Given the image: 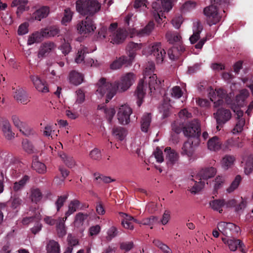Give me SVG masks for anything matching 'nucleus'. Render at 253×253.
I'll return each mask as SVG.
<instances>
[{"mask_svg": "<svg viewBox=\"0 0 253 253\" xmlns=\"http://www.w3.org/2000/svg\"><path fill=\"white\" fill-rule=\"evenodd\" d=\"M153 244L161 249L164 253H172L171 250L166 244L158 239H155Z\"/></svg>", "mask_w": 253, "mask_h": 253, "instance_id": "3c124183", "label": "nucleus"}, {"mask_svg": "<svg viewBox=\"0 0 253 253\" xmlns=\"http://www.w3.org/2000/svg\"><path fill=\"white\" fill-rule=\"evenodd\" d=\"M118 234L117 229L114 226L111 227L107 232V236L106 239L108 241H111L113 238Z\"/></svg>", "mask_w": 253, "mask_h": 253, "instance_id": "e2e57ef3", "label": "nucleus"}, {"mask_svg": "<svg viewBox=\"0 0 253 253\" xmlns=\"http://www.w3.org/2000/svg\"><path fill=\"white\" fill-rule=\"evenodd\" d=\"M166 38L167 41L170 43H174V42L181 43L180 42L181 37L176 32H167L166 34Z\"/></svg>", "mask_w": 253, "mask_h": 253, "instance_id": "58836bf2", "label": "nucleus"}, {"mask_svg": "<svg viewBox=\"0 0 253 253\" xmlns=\"http://www.w3.org/2000/svg\"><path fill=\"white\" fill-rule=\"evenodd\" d=\"M133 247L132 242H124L120 243V249L126 252L130 251Z\"/></svg>", "mask_w": 253, "mask_h": 253, "instance_id": "69168bd1", "label": "nucleus"}, {"mask_svg": "<svg viewBox=\"0 0 253 253\" xmlns=\"http://www.w3.org/2000/svg\"><path fill=\"white\" fill-rule=\"evenodd\" d=\"M11 119L14 126L19 129L25 124L21 121L19 117L17 115H13Z\"/></svg>", "mask_w": 253, "mask_h": 253, "instance_id": "338daca9", "label": "nucleus"}, {"mask_svg": "<svg viewBox=\"0 0 253 253\" xmlns=\"http://www.w3.org/2000/svg\"><path fill=\"white\" fill-rule=\"evenodd\" d=\"M55 47L53 42H45L43 43L40 48L38 53V57L42 58L47 55Z\"/></svg>", "mask_w": 253, "mask_h": 253, "instance_id": "412c9836", "label": "nucleus"}, {"mask_svg": "<svg viewBox=\"0 0 253 253\" xmlns=\"http://www.w3.org/2000/svg\"><path fill=\"white\" fill-rule=\"evenodd\" d=\"M60 157L68 167L72 168L75 166V161L72 156L63 153L60 155Z\"/></svg>", "mask_w": 253, "mask_h": 253, "instance_id": "09e8293b", "label": "nucleus"}, {"mask_svg": "<svg viewBox=\"0 0 253 253\" xmlns=\"http://www.w3.org/2000/svg\"><path fill=\"white\" fill-rule=\"evenodd\" d=\"M29 180V177L28 175H24L19 181L14 183L13 190L17 192L22 189Z\"/></svg>", "mask_w": 253, "mask_h": 253, "instance_id": "37998d69", "label": "nucleus"}, {"mask_svg": "<svg viewBox=\"0 0 253 253\" xmlns=\"http://www.w3.org/2000/svg\"><path fill=\"white\" fill-rule=\"evenodd\" d=\"M65 220L64 216L63 218H60L59 221L57 223V231L60 237L64 236L66 233L64 223V221Z\"/></svg>", "mask_w": 253, "mask_h": 253, "instance_id": "de8ad7c7", "label": "nucleus"}, {"mask_svg": "<svg viewBox=\"0 0 253 253\" xmlns=\"http://www.w3.org/2000/svg\"><path fill=\"white\" fill-rule=\"evenodd\" d=\"M210 205L214 211L222 213V207L225 206V200L224 199L214 200L210 202Z\"/></svg>", "mask_w": 253, "mask_h": 253, "instance_id": "c9c22d12", "label": "nucleus"}, {"mask_svg": "<svg viewBox=\"0 0 253 253\" xmlns=\"http://www.w3.org/2000/svg\"><path fill=\"white\" fill-rule=\"evenodd\" d=\"M2 130L5 137L7 139H11L14 137V133L12 131L11 125L7 120H4L2 122Z\"/></svg>", "mask_w": 253, "mask_h": 253, "instance_id": "c85d7f7f", "label": "nucleus"}, {"mask_svg": "<svg viewBox=\"0 0 253 253\" xmlns=\"http://www.w3.org/2000/svg\"><path fill=\"white\" fill-rule=\"evenodd\" d=\"M69 77L70 82L75 85L80 84L84 80L83 75L75 71H71L69 74Z\"/></svg>", "mask_w": 253, "mask_h": 253, "instance_id": "cd10ccee", "label": "nucleus"}, {"mask_svg": "<svg viewBox=\"0 0 253 253\" xmlns=\"http://www.w3.org/2000/svg\"><path fill=\"white\" fill-rule=\"evenodd\" d=\"M97 92L101 96L106 94V103H108L113 97L117 91L115 82L111 83L106 81L104 78H101L97 84Z\"/></svg>", "mask_w": 253, "mask_h": 253, "instance_id": "39448f33", "label": "nucleus"}, {"mask_svg": "<svg viewBox=\"0 0 253 253\" xmlns=\"http://www.w3.org/2000/svg\"><path fill=\"white\" fill-rule=\"evenodd\" d=\"M112 133L116 139L121 141L124 140L126 134V129L121 126H114Z\"/></svg>", "mask_w": 253, "mask_h": 253, "instance_id": "f704fd0d", "label": "nucleus"}, {"mask_svg": "<svg viewBox=\"0 0 253 253\" xmlns=\"http://www.w3.org/2000/svg\"><path fill=\"white\" fill-rule=\"evenodd\" d=\"M249 94V92L247 89L242 90L240 91V94L236 96V101L237 104H235V103H233V104H235L240 108L239 106H242L244 102L248 97Z\"/></svg>", "mask_w": 253, "mask_h": 253, "instance_id": "79ce46f5", "label": "nucleus"}, {"mask_svg": "<svg viewBox=\"0 0 253 253\" xmlns=\"http://www.w3.org/2000/svg\"><path fill=\"white\" fill-rule=\"evenodd\" d=\"M44 38L42 33V30H41L40 31H37L33 33L29 37L27 43L28 45H32L34 43L40 42L43 40Z\"/></svg>", "mask_w": 253, "mask_h": 253, "instance_id": "2f4dec72", "label": "nucleus"}, {"mask_svg": "<svg viewBox=\"0 0 253 253\" xmlns=\"http://www.w3.org/2000/svg\"><path fill=\"white\" fill-rule=\"evenodd\" d=\"M88 53V49L87 47L81 45L75 58V62L78 64L81 63L82 62H85L84 59L85 55Z\"/></svg>", "mask_w": 253, "mask_h": 253, "instance_id": "e433bc0d", "label": "nucleus"}, {"mask_svg": "<svg viewBox=\"0 0 253 253\" xmlns=\"http://www.w3.org/2000/svg\"><path fill=\"white\" fill-rule=\"evenodd\" d=\"M49 12L48 6H43L37 9L32 14V18L36 20L41 21L42 19L47 16Z\"/></svg>", "mask_w": 253, "mask_h": 253, "instance_id": "5701e85b", "label": "nucleus"}, {"mask_svg": "<svg viewBox=\"0 0 253 253\" xmlns=\"http://www.w3.org/2000/svg\"><path fill=\"white\" fill-rule=\"evenodd\" d=\"M117 23H113L109 28L103 26L98 31V36L101 39H106L113 44H120L124 42L127 32L122 28L117 29Z\"/></svg>", "mask_w": 253, "mask_h": 253, "instance_id": "f03ea898", "label": "nucleus"}, {"mask_svg": "<svg viewBox=\"0 0 253 253\" xmlns=\"http://www.w3.org/2000/svg\"><path fill=\"white\" fill-rule=\"evenodd\" d=\"M234 161L235 158L234 156L231 155H226L223 158L222 160V166L224 169H227L233 165Z\"/></svg>", "mask_w": 253, "mask_h": 253, "instance_id": "a18cd8bd", "label": "nucleus"}, {"mask_svg": "<svg viewBox=\"0 0 253 253\" xmlns=\"http://www.w3.org/2000/svg\"><path fill=\"white\" fill-rule=\"evenodd\" d=\"M89 156L94 160H100L101 158V152L98 148H94L90 151Z\"/></svg>", "mask_w": 253, "mask_h": 253, "instance_id": "680f3d73", "label": "nucleus"}, {"mask_svg": "<svg viewBox=\"0 0 253 253\" xmlns=\"http://www.w3.org/2000/svg\"><path fill=\"white\" fill-rule=\"evenodd\" d=\"M68 196L69 195L67 194L66 195L58 197V198L55 203L57 211H59L60 209L63 206L65 202L67 200Z\"/></svg>", "mask_w": 253, "mask_h": 253, "instance_id": "603ef678", "label": "nucleus"}, {"mask_svg": "<svg viewBox=\"0 0 253 253\" xmlns=\"http://www.w3.org/2000/svg\"><path fill=\"white\" fill-rule=\"evenodd\" d=\"M222 240L224 244L228 245L231 251H235L238 247H239L240 251L242 253H246V251L244 248L245 247L244 244L240 240L235 238L227 239L226 238H222Z\"/></svg>", "mask_w": 253, "mask_h": 253, "instance_id": "4468645a", "label": "nucleus"}, {"mask_svg": "<svg viewBox=\"0 0 253 253\" xmlns=\"http://www.w3.org/2000/svg\"><path fill=\"white\" fill-rule=\"evenodd\" d=\"M202 30V25L199 22H197L196 23V29H193V34L189 38V40L192 44L195 43L200 39V35Z\"/></svg>", "mask_w": 253, "mask_h": 253, "instance_id": "72a5a7b5", "label": "nucleus"}, {"mask_svg": "<svg viewBox=\"0 0 253 253\" xmlns=\"http://www.w3.org/2000/svg\"><path fill=\"white\" fill-rule=\"evenodd\" d=\"M185 50V47L182 43H176L168 51V54L170 59H177L180 55Z\"/></svg>", "mask_w": 253, "mask_h": 253, "instance_id": "dca6fc26", "label": "nucleus"}, {"mask_svg": "<svg viewBox=\"0 0 253 253\" xmlns=\"http://www.w3.org/2000/svg\"><path fill=\"white\" fill-rule=\"evenodd\" d=\"M54 132V130H53V128L52 126L50 125H46L44 127V130L43 131V134L44 136L47 137H49L52 139V134H53Z\"/></svg>", "mask_w": 253, "mask_h": 253, "instance_id": "774afa93", "label": "nucleus"}, {"mask_svg": "<svg viewBox=\"0 0 253 253\" xmlns=\"http://www.w3.org/2000/svg\"><path fill=\"white\" fill-rule=\"evenodd\" d=\"M77 30L81 34H89L96 29L92 17L87 16L85 19L80 22L77 26Z\"/></svg>", "mask_w": 253, "mask_h": 253, "instance_id": "9d476101", "label": "nucleus"}, {"mask_svg": "<svg viewBox=\"0 0 253 253\" xmlns=\"http://www.w3.org/2000/svg\"><path fill=\"white\" fill-rule=\"evenodd\" d=\"M22 147L25 152L28 154L34 153V147L32 144L27 139H24L22 141Z\"/></svg>", "mask_w": 253, "mask_h": 253, "instance_id": "4d7b16f0", "label": "nucleus"}, {"mask_svg": "<svg viewBox=\"0 0 253 253\" xmlns=\"http://www.w3.org/2000/svg\"><path fill=\"white\" fill-rule=\"evenodd\" d=\"M47 253H59L60 246L58 242L54 240H50L47 244Z\"/></svg>", "mask_w": 253, "mask_h": 253, "instance_id": "a19ab883", "label": "nucleus"}, {"mask_svg": "<svg viewBox=\"0 0 253 253\" xmlns=\"http://www.w3.org/2000/svg\"><path fill=\"white\" fill-rule=\"evenodd\" d=\"M135 79V75L133 73H126L122 77L120 81L115 82L117 90L120 92L126 90L133 84Z\"/></svg>", "mask_w": 253, "mask_h": 253, "instance_id": "1a4fd4ad", "label": "nucleus"}, {"mask_svg": "<svg viewBox=\"0 0 253 253\" xmlns=\"http://www.w3.org/2000/svg\"><path fill=\"white\" fill-rule=\"evenodd\" d=\"M94 176L95 177V180L98 184L103 182L105 183H109L112 181H114V180L111 179V178L109 176H103L102 174H100L99 173L95 172L93 174Z\"/></svg>", "mask_w": 253, "mask_h": 253, "instance_id": "49530a36", "label": "nucleus"}, {"mask_svg": "<svg viewBox=\"0 0 253 253\" xmlns=\"http://www.w3.org/2000/svg\"><path fill=\"white\" fill-rule=\"evenodd\" d=\"M72 16L73 12L71 11L70 9H65L64 10V16L62 20V23L65 24L66 23L70 22L72 19Z\"/></svg>", "mask_w": 253, "mask_h": 253, "instance_id": "052dcab7", "label": "nucleus"}, {"mask_svg": "<svg viewBox=\"0 0 253 253\" xmlns=\"http://www.w3.org/2000/svg\"><path fill=\"white\" fill-rule=\"evenodd\" d=\"M28 26L29 24L27 22L21 24L18 29V34L19 35H23L27 34L28 32Z\"/></svg>", "mask_w": 253, "mask_h": 253, "instance_id": "0e129e2a", "label": "nucleus"}, {"mask_svg": "<svg viewBox=\"0 0 253 253\" xmlns=\"http://www.w3.org/2000/svg\"><path fill=\"white\" fill-rule=\"evenodd\" d=\"M170 93L171 96L176 99L180 98L183 94L181 88L179 86L173 87L170 89Z\"/></svg>", "mask_w": 253, "mask_h": 253, "instance_id": "6e6d98bb", "label": "nucleus"}, {"mask_svg": "<svg viewBox=\"0 0 253 253\" xmlns=\"http://www.w3.org/2000/svg\"><path fill=\"white\" fill-rule=\"evenodd\" d=\"M243 146L242 143L239 142L238 139L231 138L221 143V149L225 152L230 151L234 147L240 148Z\"/></svg>", "mask_w": 253, "mask_h": 253, "instance_id": "6ab92c4d", "label": "nucleus"}, {"mask_svg": "<svg viewBox=\"0 0 253 253\" xmlns=\"http://www.w3.org/2000/svg\"><path fill=\"white\" fill-rule=\"evenodd\" d=\"M89 214L85 213L79 212L78 213L75 217L74 225L77 227H80L82 226L84 224V222L88 217Z\"/></svg>", "mask_w": 253, "mask_h": 253, "instance_id": "ea45409f", "label": "nucleus"}, {"mask_svg": "<svg viewBox=\"0 0 253 253\" xmlns=\"http://www.w3.org/2000/svg\"><path fill=\"white\" fill-rule=\"evenodd\" d=\"M159 221V218L157 216H151L149 217L143 219L141 221V224L143 225H153Z\"/></svg>", "mask_w": 253, "mask_h": 253, "instance_id": "13d9d810", "label": "nucleus"}, {"mask_svg": "<svg viewBox=\"0 0 253 253\" xmlns=\"http://www.w3.org/2000/svg\"><path fill=\"white\" fill-rule=\"evenodd\" d=\"M165 153L166 154L167 163L169 166H172L178 161L179 155L174 150L168 147L165 149Z\"/></svg>", "mask_w": 253, "mask_h": 253, "instance_id": "f3484780", "label": "nucleus"}, {"mask_svg": "<svg viewBox=\"0 0 253 253\" xmlns=\"http://www.w3.org/2000/svg\"><path fill=\"white\" fill-rule=\"evenodd\" d=\"M155 70V65L153 63L149 64L145 68L143 72V79L139 82L136 90L135 92V95L137 98V104L140 107L143 101V98L145 94V83H148L149 87L151 91L155 90L156 88L159 87L161 84V81L157 80V77L154 74Z\"/></svg>", "mask_w": 253, "mask_h": 253, "instance_id": "f257e3e1", "label": "nucleus"}, {"mask_svg": "<svg viewBox=\"0 0 253 253\" xmlns=\"http://www.w3.org/2000/svg\"><path fill=\"white\" fill-rule=\"evenodd\" d=\"M80 202L76 199L71 201L68 206V210L65 212V219L66 220L68 216L74 213L80 206Z\"/></svg>", "mask_w": 253, "mask_h": 253, "instance_id": "c756f323", "label": "nucleus"}, {"mask_svg": "<svg viewBox=\"0 0 253 253\" xmlns=\"http://www.w3.org/2000/svg\"><path fill=\"white\" fill-rule=\"evenodd\" d=\"M44 38H47L58 36L60 33V29L56 26H52L41 29Z\"/></svg>", "mask_w": 253, "mask_h": 253, "instance_id": "a878e982", "label": "nucleus"}, {"mask_svg": "<svg viewBox=\"0 0 253 253\" xmlns=\"http://www.w3.org/2000/svg\"><path fill=\"white\" fill-rule=\"evenodd\" d=\"M141 47V43H137L131 42L127 44L126 47V50L128 55L127 57L132 62L135 56L136 51L140 49Z\"/></svg>", "mask_w": 253, "mask_h": 253, "instance_id": "4be33fe9", "label": "nucleus"}, {"mask_svg": "<svg viewBox=\"0 0 253 253\" xmlns=\"http://www.w3.org/2000/svg\"><path fill=\"white\" fill-rule=\"evenodd\" d=\"M28 3V0H13L11 2V6L17 7L16 14L18 17H19L21 14L26 10Z\"/></svg>", "mask_w": 253, "mask_h": 253, "instance_id": "393cba45", "label": "nucleus"}, {"mask_svg": "<svg viewBox=\"0 0 253 253\" xmlns=\"http://www.w3.org/2000/svg\"><path fill=\"white\" fill-rule=\"evenodd\" d=\"M183 132L185 136L194 139L195 145L199 143L201 128L200 124L197 120H194L185 126Z\"/></svg>", "mask_w": 253, "mask_h": 253, "instance_id": "423d86ee", "label": "nucleus"}, {"mask_svg": "<svg viewBox=\"0 0 253 253\" xmlns=\"http://www.w3.org/2000/svg\"><path fill=\"white\" fill-rule=\"evenodd\" d=\"M154 26V23L153 21H150L145 27L137 32V35L139 37L149 35L153 30Z\"/></svg>", "mask_w": 253, "mask_h": 253, "instance_id": "4c0bfd02", "label": "nucleus"}, {"mask_svg": "<svg viewBox=\"0 0 253 253\" xmlns=\"http://www.w3.org/2000/svg\"><path fill=\"white\" fill-rule=\"evenodd\" d=\"M195 141L191 138H188L187 141H186L182 147L181 154L186 155L188 157L192 156L194 152L193 143Z\"/></svg>", "mask_w": 253, "mask_h": 253, "instance_id": "b1692460", "label": "nucleus"}, {"mask_svg": "<svg viewBox=\"0 0 253 253\" xmlns=\"http://www.w3.org/2000/svg\"><path fill=\"white\" fill-rule=\"evenodd\" d=\"M216 172V169L213 167H208L202 169L197 174V178L199 180L194 181V185L192 186L190 191L192 193L196 194L200 191L205 185V182L202 180H206L209 178L213 177Z\"/></svg>", "mask_w": 253, "mask_h": 253, "instance_id": "20e7f679", "label": "nucleus"}, {"mask_svg": "<svg viewBox=\"0 0 253 253\" xmlns=\"http://www.w3.org/2000/svg\"><path fill=\"white\" fill-rule=\"evenodd\" d=\"M30 79L37 90L43 93H46L49 91L48 87L46 82L41 80L38 76L34 75H31Z\"/></svg>", "mask_w": 253, "mask_h": 253, "instance_id": "2eb2a0df", "label": "nucleus"}, {"mask_svg": "<svg viewBox=\"0 0 253 253\" xmlns=\"http://www.w3.org/2000/svg\"><path fill=\"white\" fill-rule=\"evenodd\" d=\"M241 180V176L240 175H236L234 180L231 183L230 186L227 189V192L228 193L233 192L238 187Z\"/></svg>", "mask_w": 253, "mask_h": 253, "instance_id": "8fccbe9b", "label": "nucleus"}, {"mask_svg": "<svg viewBox=\"0 0 253 253\" xmlns=\"http://www.w3.org/2000/svg\"><path fill=\"white\" fill-rule=\"evenodd\" d=\"M14 97L17 101L23 104H27L30 101V97L26 91L19 86L16 89Z\"/></svg>", "mask_w": 253, "mask_h": 253, "instance_id": "aec40b11", "label": "nucleus"}, {"mask_svg": "<svg viewBox=\"0 0 253 253\" xmlns=\"http://www.w3.org/2000/svg\"><path fill=\"white\" fill-rule=\"evenodd\" d=\"M204 13L206 16L207 23L210 26L216 24L220 20L221 16L218 13V7H216V5H211L205 7Z\"/></svg>", "mask_w": 253, "mask_h": 253, "instance_id": "6e6552de", "label": "nucleus"}, {"mask_svg": "<svg viewBox=\"0 0 253 253\" xmlns=\"http://www.w3.org/2000/svg\"><path fill=\"white\" fill-rule=\"evenodd\" d=\"M77 11L82 15L92 17L101 8L97 0H78L76 3Z\"/></svg>", "mask_w": 253, "mask_h": 253, "instance_id": "7ed1b4c3", "label": "nucleus"}, {"mask_svg": "<svg viewBox=\"0 0 253 253\" xmlns=\"http://www.w3.org/2000/svg\"><path fill=\"white\" fill-rule=\"evenodd\" d=\"M208 149L211 151H216L221 148V142L218 137L215 136L210 138L208 142Z\"/></svg>", "mask_w": 253, "mask_h": 253, "instance_id": "bb28decb", "label": "nucleus"}, {"mask_svg": "<svg viewBox=\"0 0 253 253\" xmlns=\"http://www.w3.org/2000/svg\"><path fill=\"white\" fill-rule=\"evenodd\" d=\"M37 156L33 157L32 163V168L39 173H44L46 171V166L45 165L39 162Z\"/></svg>", "mask_w": 253, "mask_h": 253, "instance_id": "473e14b6", "label": "nucleus"}, {"mask_svg": "<svg viewBox=\"0 0 253 253\" xmlns=\"http://www.w3.org/2000/svg\"><path fill=\"white\" fill-rule=\"evenodd\" d=\"M131 113L132 110L128 105H122L117 114L119 123L122 125L128 124L130 122V115Z\"/></svg>", "mask_w": 253, "mask_h": 253, "instance_id": "9b49d317", "label": "nucleus"}, {"mask_svg": "<svg viewBox=\"0 0 253 253\" xmlns=\"http://www.w3.org/2000/svg\"><path fill=\"white\" fill-rule=\"evenodd\" d=\"M230 108L235 113L236 119L238 120V122L233 129V132L236 133L241 132L245 125V120L241 118L243 116V111L235 104H231Z\"/></svg>", "mask_w": 253, "mask_h": 253, "instance_id": "f8f14e48", "label": "nucleus"}, {"mask_svg": "<svg viewBox=\"0 0 253 253\" xmlns=\"http://www.w3.org/2000/svg\"><path fill=\"white\" fill-rule=\"evenodd\" d=\"M185 126L183 123H179L178 121H174L171 124L172 129L175 133L178 134L183 130Z\"/></svg>", "mask_w": 253, "mask_h": 253, "instance_id": "bf43d9fd", "label": "nucleus"}, {"mask_svg": "<svg viewBox=\"0 0 253 253\" xmlns=\"http://www.w3.org/2000/svg\"><path fill=\"white\" fill-rule=\"evenodd\" d=\"M19 130L23 135L26 136H30L35 133V130L26 124H25L22 127L19 129Z\"/></svg>", "mask_w": 253, "mask_h": 253, "instance_id": "5fc2aeb1", "label": "nucleus"}, {"mask_svg": "<svg viewBox=\"0 0 253 253\" xmlns=\"http://www.w3.org/2000/svg\"><path fill=\"white\" fill-rule=\"evenodd\" d=\"M213 116L217 123L216 129L220 130L223 125L230 120L232 114L230 110L220 108L213 113Z\"/></svg>", "mask_w": 253, "mask_h": 253, "instance_id": "0eeeda50", "label": "nucleus"}, {"mask_svg": "<svg viewBox=\"0 0 253 253\" xmlns=\"http://www.w3.org/2000/svg\"><path fill=\"white\" fill-rule=\"evenodd\" d=\"M166 54V52L162 47L160 42H156L152 46L150 54L154 57L157 63L163 62Z\"/></svg>", "mask_w": 253, "mask_h": 253, "instance_id": "ddd939ff", "label": "nucleus"}, {"mask_svg": "<svg viewBox=\"0 0 253 253\" xmlns=\"http://www.w3.org/2000/svg\"><path fill=\"white\" fill-rule=\"evenodd\" d=\"M42 197V193L39 189H31L30 199H31L32 202L37 203L41 200Z\"/></svg>", "mask_w": 253, "mask_h": 253, "instance_id": "c03bdc74", "label": "nucleus"}, {"mask_svg": "<svg viewBox=\"0 0 253 253\" xmlns=\"http://www.w3.org/2000/svg\"><path fill=\"white\" fill-rule=\"evenodd\" d=\"M132 62L126 56H122L113 62L110 65V68L117 70L123 66L128 67L131 65Z\"/></svg>", "mask_w": 253, "mask_h": 253, "instance_id": "a211bd4d", "label": "nucleus"}, {"mask_svg": "<svg viewBox=\"0 0 253 253\" xmlns=\"http://www.w3.org/2000/svg\"><path fill=\"white\" fill-rule=\"evenodd\" d=\"M225 226H228L229 231H235L238 232L239 229V227L236 226L234 223L231 222H226L221 221L219 222V227L221 229L223 230V228L225 227Z\"/></svg>", "mask_w": 253, "mask_h": 253, "instance_id": "864d4df0", "label": "nucleus"}, {"mask_svg": "<svg viewBox=\"0 0 253 253\" xmlns=\"http://www.w3.org/2000/svg\"><path fill=\"white\" fill-rule=\"evenodd\" d=\"M151 122V113L143 115L141 121V129L143 132H147Z\"/></svg>", "mask_w": 253, "mask_h": 253, "instance_id": "7c9ffc66", "label": "nucleus"}]
</instances>
